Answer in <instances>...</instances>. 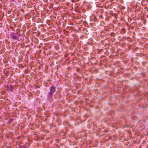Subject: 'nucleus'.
<instances>
[{
  "mask_svg": "<svg viewBox=\"0 0 148 148\" xmlns=\"http://www.w3.org/2000/svg\"><path fill=\"white\" fill-rule=\"evenodd\" d=\"M50 92L49 94V95H53V93L55 92L56 91L55 87L54 86H51L50 88Z\"/></svg>",
  "mask_w": 148,
  "mask_h": 148,
  "instance_id": "1",
  "label": "nucleus"
},
{
  "mask_svg": "<svg viewBox=\"0 0 148 148\" xmlns=\"http://www.w3.org/2000/svg\"><path fill=\"white\" fill-rule=\"evenodd\" d=\"M12 35V38L14 39H16L18 38V36H17V33H13L11 35Z\"/></svg>",
  "mask_w": 148,
  "mask_h": 148,
  "instance_id": "2",
  "label": "nucleus"
},
{
  "mask_svg": "<svg viewBox=\"0 0 148 148\" xmlns=\"http://www.w3.org/2000/svg\"><path fill=\"white\" fill-rule=\"evenodd\" d=\"M8 89L9 90L12 91L13 90V86L12 85H10L7 86Z\"/></svg>",
  "mask_w": 148,
  "mask_h": 148,
  "instance_id": "3",
  "label": "nucleus"
},
{
  "mask_svg": "<svg viewBox=\"0 0 148 148\" xmlns=\"http://www.w3.org/2000/svg\"><path fill=\"white\" fill-rule=\"evenodd\" d=\"M127 40L129 41H130L131 40V38L130 37H127V38H126Z\"/></svg>",
  "mask_w": 148,
  "mask_h": 148,
  "instance_id": "4",
  "label": "nucleus"
},
{
  "mask_svg": "<svg viewBox=\"0 0 148 148\" xmlns=\"http://www.w3.org/2000/svg\"><path fill=\"white\" fill-rule=\"evenodd\" d=\"M121 32H122L123 33H125V31L124 29H123L121 30Z\"/></svg>",
  "mask_w": 148,
  "mask_h": 148,
  "instance_id": "5",
  "label": "nucleus"
},
{
  "mask_svg": "<svg viewBox=\"0 0 148 148\" xmlns=\"http://www.w3.org/2000/svg\"><path fill=\"white\" fill-rule=\"evenodd\" d=\"M69 24H70V25H73V23L72 22H69Z\"/></svg>",
  "mask_w": 148,
  "mask_h": 148,
  "instance_id": "6",
  "label": "nucleus"
},
{
  "mask_svg": "<svg viewBox=\"0 0 148 148\" xmlns=\"http://www.w3.org/2000/svg\"><path fill=\"white\" fill-rule=\"evenodd\" d=\"M111 34L112 36L114 35V33H111Z\"/></svg>",
  "mask_w": 148,
  "mask_h": 148,
  "instance_id": "7",
  "label": "nucleus"
},
{
  "mask_svg": "<svg viewBox=\"0 0 148 148\" xmlns=\"http://www.w3.org/2000/svg\"><path fill=\"white\" fill-rule=\"evenodd\" d=\"M145 9H146V10H147V11H148V8H145Z\"/></svg>",
  "mask_w": 148,
  "mask_h": 148,
  "instance_id": "8",
  "label": "nucleus"
},
{
  "mask_svg": "<svg viewBox=\"0 0 148 148\" xmlns=\"http://www.w3.org/2000/svg\"><path fill=\"white\" fill-rule=\"evenodd\" d=\"M80 0H75V1H79Z\"/></svg>",
  "mask_w": 148,
  "mask_h": 148,
  "instance_id": "9",
  "label": "nucleus"
},
{
  "mask_svg": "<svg viewBox=\"0 0 148 148\" xmlns=\"http://www.w3.org/2000/svg\"><path fill=\"white\" fill-rule=\"evenodd\" d=\"M75 0H72V1H75Z\"/></svg>",
  "mask_w": 148,
  "mask_h": 148,
  "instance_id": "10",
  "label": "nucleus"
}]
</instances>
